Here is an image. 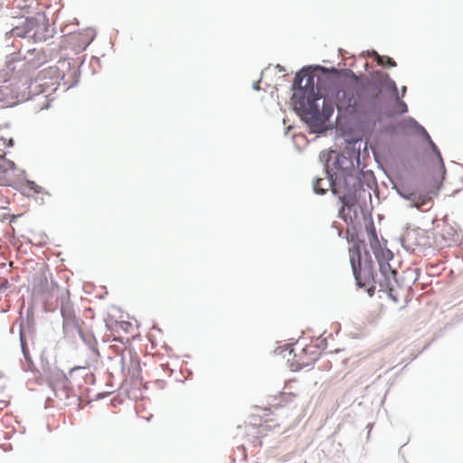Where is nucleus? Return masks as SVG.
Returning a JSON list of instances; mask_svg holds the SVG:
<instances>
[{
	"instance_id": "obj_6",
	"label": "nucleus",
	"mask_w": 463,
	"mask_h": 463,
	"mask_svg": "<svg viewBox=\"0 0 463 463\" xmlns=\"http://www.w3.org/2000/svg\"><path fill=\"white\" fill-rule=\"evenodd\" d=\"M94 38L92 30L75 32L66 36L65 42L74 52H80L86 49Z\"/></svg>"
},
{
	"instance_id": "obj_9",
	"label": "nucleus",
	"mask_w": 463,
	"mask_h": 463,
	"mask_svg": "<svg viewBox=\"0 0 463 463\" xmlns=\"http://www.w3.org/2000/svg\"><path fill=\"white\" fill-rule=\"evenodd\" d=\"M376 61L377 63L381 66H389V67H395L396 62L395 61L388 56H380L379 54L376 55Z\"/></svg>"
},
{
	"instance_id": "obj_15",
	"label": "nucleus",
	"mask_w": 463,
	"mask_h": 463,
	"mask_svg": "<svg viewBox=\"0 0 463 463\" xmlns=\"http://www.w3.org/2000/svg\"><path fill=\"white\" fill-rule=\"evenodd\" d=\"M341 201L344 204V207L345 206L348 208H350L351 206H353L355 203V201L354 198H352L350 196H345V195L341 197Z\"/></svg>"
},
{
	"instance_id": "obj_12",
	"label": "nucleus",
	"mask_w": 463,
	"mask_h": 463,
	"mask_svg": "<svg viewBox=\"0 0 463 463\" xmlns=\"http://www.w3.org/2000/svg\"><path fill=\"white\" fill-rule=\"evenodd\" d=\"M424 135H425L428 142L431 146V147L433 149V152L436 154L439 162L440 163L441 166L444 168V164H443V161H442V157H441L440 152L439 151L438 147L433 143V141L431 140L430 137L429 136V134L425 130H424Z\"/></svg>"
},
{
	"instance_id": "obj_11",
	"label": "nucleus",
	"mask_w": 463,
	"mask_h": 463,
	"mask_svg": "<svg viewBox=\"0 0 463 463\" xmlns=\"http://www.w3.org/2000/svg\"><path fill=\"white\" fill-rule=\"evenodd\" d=\"M61 314H62V317H64V319H66V320H74L75 319L74 312L70 306L62 305L61 307Z\"/></svg>"
},
{
	"instance_id": "obj_14",
	"label": "nucleus",
	"mask_w": 463,
	"mask_h": 463,
	"mask_svg": "<svg viewBox=\"0 0 463 463\" xmlns=\"http://www.w3.org/2000/svg\"><path fill=\"white\" fill-rule=\"evenodd\" d=\"M378 253L382 261H389L392 259L393 254L389 250H381L380 251H374V254Z\"/></svg>"
},
{
	"instance_id": "obj_8",
	"label": "nucleus",
	"mask_w": 463,
	"mask_h": 463,
	"mask_svg": "<svg viewBox=\"0 0 463 463\" xmlns=\"http://www.w3.org/2000/svg\"><path fill=\"white\" fill-rule=\"evenodd\" d=\"M397 191L402 197L407 200L414 202L416 199H418L417 192L411 191L409 187L403 184L397 188Z\"/></svg>"
},
{
	"instance_id": "obj_3",
	"label": "nucleus",
	"mask_w": 463,
	"mask_h": 463,
	"mask_svg": "<svg viewBox=\"0 0 463 463\" xmlns=\"http://www.w3.org/2000/svg\"><path fill=\"white\" fill-rule=\"evenodd\" d=\"M26 19L24 28L15 27L13 33L20 37H28L34 42H43L52 36L46 10L50 0H25Z\"/></svg>"
},
{
	"instance_id": "obj_10",
	"label": "nucleus",
	"mask_w": 463,
	"mask_h": 463,
	"mask_svg": "<svg viewBox=\"0 0 463 463\" xmlns=\"http://www.w3.org/2000/svg\"><path fill=\"white\" fill-rule=\"evenodd\" d=\"M325 184L326 182L323 178H317L313 183V189L315 193L324 194L327 190L324 185Z\"/></svg>"
},
{
	"instance_id": "obj_16",
	"label": "nucleus",
	"mask_w": 463,
	"mask_h": 463,
	"mask_svg": "<svg viewBox=\"0 0 463 463\" xmlns=\"http://www.w3.org/2000/svg\"><path fill=\"white\" fill-rule=\"evenodd\" d=\"M406 111H407V105L405 104V102H403L402 100H398L396 112L399 114H403Z\"/></svg>"
},
{
	"instance_id": "obj_13",
	"label": "nucleus",
	"mask_w": 463,
	"mask_h": 463,
	"mask_svg": "<svg viewBox=\"0 0 463 463\" xmlns=\"http://www.w3.org/2000/svg\"><path fill=\"white\" fill-rule=\"evenodd\" d=\"M25 187L33 194H41L43 191V188L35 184L33 181H26Z\"/></svg>"
},
{
	"instance_id": "obj_5",
	"label": "nucleus",
	"mask_w": 463,
	"mask_h": 463,
	"mask_svg": "<svg viewBox=\"0 0 463 463\" xmlns=\"http://www.w3.org/2000/svg\"><path fill=\"white\" fill-rule=\"evenodd\" d=\"M288 355H292V358L288 357V361L290 362L291 367L295 371L308 366L317 360L315 346L313 345L300 346L296 344L291 346Z\"/></svg>"
},
{
	"instance_id": "obj_17",
	"label": "nucleus",
	"mask_w": 463,
	"mask_h": 463,
	"mask_svg": "<svg viewBox=\"0 0 463 463\" xmlns=\"http://www.w3.org/2000/svg\"><path fill=\"white\" fill-rule=\"evenodd\" d=\"M372 236L373 237V239H374L375 241H377V237H376V233H375V231H374V230L372 232Z\"/></svg>"
},
{
	"instance_id": "obj_7",
	"label": "nucleus",
	"mask_w": 463,
	"mask_h": 463,
	"mask_svg": "<svg viewBox=\"0 0 463 463\" xmlns=\"http://www.w3.org/2000/svg\"><path fill=\"white\" fill-rule=\"evenodd\" d=\"M350 263L352 266L353 273L357 281L360 279L361 269V253L358 247L353 248L349 250Z\"/></svg>"
},
{
	"instance_id": "obj_2",
	"label": "nucleus",
	"mask_w": 463,
	"mask_h": 463,
	"mask_svg": "<svg viewBox=\"0 0 463 463\" xmlns=\"http://www.w3.org/2000/svg\"><path fill=\"white\" fill-rule=\"evenodd\" d=\"M293 89V103L303 119L311 126L323 123L324 117L320 109L324 107L325 99L322 104L319 103L322 95L319 90L315 91L313 76L304 71H299L294 78Z\"/></svg>"
},
{
	"instance_id": "obj_1",
	"label": "nucleus",
	"mask_w": 463,
	"mask_h": 463,
	"mask_svg": "<svg viewBox=\"0 0 463 463\" xmlns=\"http://www.w3.org/2000/svg\"><path fill=\"white\" fill-rule=\"evenodd\" d=\"M338 75L339 89L336 92L338 110L349 115L363 113L375 109L380 103L382 88L373 82H360L349 69L335 70Z\"/></svg>"
},
{
	"instance_id": "obj_18",
	"label": "nucleus",
	"mask_w": 463,
	"mask_h": 463,
	"mask_svg": "<svg viewBox=\"0 0 463 463\" xmlns=\"http://www.w3.org/2000/svg\"><path fill=\"white\" fill-rule=\"evenodd\" d=\"M402 91H403V92H405V91H406V87H403Z\"/></svg>"
},
{
	"instance_id": "obj_4",
	"label": "nucleus",
	"mask_w": 463,
	"mask_h": 463,
	"mask_svg": "<svg viewBox=\"0 0 463 463\" xmlns=\"http://www.w3.org/2000/svg\"><path fill=\"white\" fill-rule=\"evenodd\" d=\"M375 257L379 262L380 273L382 279H379L381 290L388 293L390 298L393 302H399L401 298V288L397 281L396 276L397 271L392 269L389 261H382L378 253H375Z\"/></svg>"
}]
</instances>
